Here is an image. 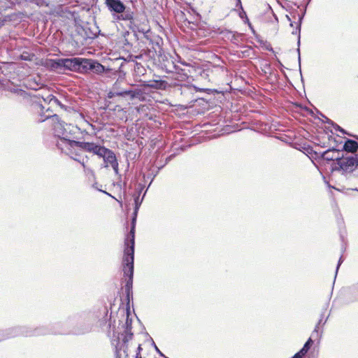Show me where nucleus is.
Masks as SVG:
<instances>
[{"label":"nucleus","mask_w":358,"mask_h":358,"mask_svg":"<svg viewBox=\"0 0 358 358\" xmlns=\"http://www.w3.org/2000/svg\"><path fill=\"white\" fill-rule=\"evenodd\" d=\"M118 325L116 321L109 324L108 336L110 337L111 345L114 348L115 358H130V355L136 352L135 358H141V344L134 342L132 319L130 317L129 310L118 313Z\"/></svg>","instance_id":"obj_1"},{"label":"nucleus","mask_w":358,"mask_h":358,"mask_svg":"<svg viewBox=\"0 0 358 358\" xmlns=\"http://www.w3.org/2000/svg\"><path fill=\"white\" fill-rule=\"evenodd\" d=\"M38 122H47L51 125L55 138H57L56 145L62 152H69V144L75 138V135L78 133L79 128L71 124H66L59 115L54 113L52 115L45 116V113H40Z\"/></svg>","instance_id":"obj_2"},{"label":"nucleus","mask_w":358,"mask_h":358,"mask_svg":"<svg viewBox=\"0 0 358 358\" xmlns=\"http://www.w3.org/2000/svg\"><path fill=\"white\" fill-rule=\"evenodd\" d=\"M137 215L133 213L131 228L129 235L125 241V248L124 250V256L122 260L124 275L127 278L124 286L127 298L129 301L130 297H132V287H133V278H134V233L135 225L136 222Z\"/></svg>","instance_id":"obj_3"},{"label":"nucleus","mask_w":358,"mask_h":358,"mask_svg":"<svg viewBox=\"0 0 358 358\" xmlns=\"http://www.w3.org/2000/svg\"><path fill=\"white\" fill-rule=\"evenodd\" d=\"M59 333V332H58V334ZM49 334H57V332L51 331L45 327H40L35 329L26 327H15L0 330V342L19 336H38Z\"/></svg>","instance_id":"obj_4"},{"label":"nucleus","mask_w":358,"mask_h":358,"mask_svg":"<svg viewBox=\"0 0 358 358\" xmlns=\"http://www.w3.org/2000/svg\"><path fill=\"white\" fill-rule=\"evenodd\" d=\"M69 145H70L68 149L69 152H66L65 153L67 155H77L76 149H79L99 156V155H101L103 148H104V146L96 144L94 143L78 141H75L74 139L71 142V144L69 143Z\"/></svg>","instance_id":"obj_5"},{"label":"nucleus","mask_w":358,"mask_h":358,"mask_svg":"<svg viewBox=\"0 0 358 358\" xmlns=\"http://www.w3.org/2000/svg\"><path fill=\"white\" fill-rule=\"evenodd\" d=\"M358 141V135H352ZM340 152L337 153L336 164L344 171L351 172L355 168H358V155L355 156H340Z\"/></svg>","instance_id":"obj_6"},{"label":"nucleus","mask_w":358,"mask_h":358,"mask_svg":"<svg viewBox=\"0 0 358 358\" xmlns=\"http://www.w3.org/2000/svg\"><path fill=\"white\" fill-rule=\"evenodd\" d=\"M184 22L185 25L189 28V30L194 31L198 37H206L210 34V29L204 22H192L187 19H185Z\"/></svg>","instance_id":"obj_7"},{"label":"nucleus","mask_w":358,"mask_h":358,"mask_svg":"<svg viewBox=\"0 0 358 358\" xmlns=\"http://www.w3.org/2000/svg\"><path fill=\"white\" fill-rule=\"evenodd\" d=\"M86 62L85 59L79 57L62 59V70L79 71L83 70Z\"/></svg>","instance_id":"obj_8"},{"label":"nucleus","mask_w":358,"mask_h":358,"mask_svg":"<svg viewBox=\"0 0 358 358\" xmlns=\"http://www.w3.org/2000/svg\"><path fill=\"white\" fill-rule=\"evenodd\" d=\"M42 102H44L45 103L48 102V104L50 105V106H49L48 108H47L45 109V112H52V109L51 108L53 106H57V105L60 106L62 109H64L63 105H62L61 103L59 102V101L55 96H53L52 94L48 95L46 99H38V101H34L33 104H32L33 108H34L33 109H34V110L39 109L41 111L45 110V106H43Z\"/></svg>","instance_id":"obj_9"},{"label":"nucleus","mask_w":358,"mask_h":358,"mask_svg":"<svg viewBox=\"0 0 358 358\" xmlns=\"http://www.w3.org/2000/svg\"><path fill=\"white\" fill-rule=\"evenodd\" d=\"M99 157L103 158L104 162V167H108L109 165L111 166L117 162L115 153L110 149L105 147L103 148L101 155H99Z\"/></svg>","instance_id":"obj_10"},{"label":"nucleus","mask_w":358,"mask_h":358,"mask_svg":"<svg viewBox=\"0 0 358 358\" xmlns=\"http://www.w3.org/2000/svg\"><path fill=\"white\" fill-rule=\"evenodd\" d=\"M105 3L110 12L121 13L125 10V5L121 0H106Z\"/></svg>","instance_id":"obj_11"},{"label":"nucleus","mask_w":358,"mask_h":358,"mask_svg":"<svg viewBox=\"0 0 358 358\" xmlns=\"http://www.w3.org/2000/svg\"><path fill=\"white\" fill-rule=\"evenodd\" d=\"M136 96L135 92L132 90H122L118 91L116 90L115 87L108 93V99H120L122 98H124L127 96H129L130 98H134Z\"/></svg>","instance_id":"obj_12"},{"label":"nucleus","mask_w":358,"mask_h":358,"mask_svg":"<svg viewBox=\"0 0 358 358\" xmlns=\"http://www.w3.org/2000/svg\"><path fill=\"white\" fill-rule=\"evenodd\" d=\"M168 83L162 80H152L148 81H143L141 86L155 90H165Z\"/></svg>","instance_id":"obj_13"},{"label":"nucleus","mask_w":358,"mask_h":358,"mask_svg":"<svg viewBox=\"0 0 358 358\" xmlns=\"http://www.w3.org/2000/svg\"><path fill=\"white\" fill-rule=\"evenodd\" d=\"M85 62H87L83 66V70H93L94 72L97 73H100L104 71V66L100 63L88 59H85Z\"/></svg>","instance_id":"obj_14"},{"label":"nucleus","mask_w":358,"mask_h":358,"mask_svg":"<svg viewBox=\"0 0 358 358\" xmlns=\"http://www.w3.org/2000/svg\"><path fill=\"white\" fill-rule=\"evenodd\" d=\"M304 15H305V12L301 15H300L299 17V22L297 24L296 28L295 30H294L292 31V34L298 35V41H297L298 48H297V52H298V62H299V67H301V55H300V49H299V45H300V32H301V22H302V20L303 18Z\"/></svg>","instance_id":"obj_15"},{"label":"nucleus","mask_w":358,"mask_h":358,"mask_svg":"<svg viewBox=\"0 0 358 358\" xmlns=\"http://www.w3.org/2000/svg\"><path fill=\"white\" fill-rule=\"evenodd\" d=\"M343 150L351 153L356 152L358 150L357 141L352 139H347L343 145Z\"/></svg>","instance_id":"obj_16"},{"label":"nucleus","mask_w":358,"mask_h":358,"mask_svg":"<svg viewBox=\"0 0 358 358\" xmlns=\"http://www.w3.org/2000/svg\"><path fill=\"white\" fill-rule=\"evenodd\" d=\"M338 152H340V151L337 149H329L322 154V157L327 161H336Z\"/></svg>","instance_id":"obj_17"},{"label":"nucleus","mask_w":358,"mask_h":358,"mask_svg":"<svg viewBox=\"0 0 358 358\" xmlns=\"http://www.w3.org/2000/svg\"><path fill=\"white\" fill-rule=\"evenodd\" d=\"M46 64L52 70H62V59H48Z\"/></svg>","instance_id":"obj_18"},{"label":"nucleus","mask_w":358,"mask_h":358,"mask_svg":"<svg viewBox=\"0 0 358 358\" xmlns=\"http://www.w3.org/2000/svg\"><path fill=\"white\" fill-rule=\"evenodd\" d=\"M120 14V15L117 17V19L120 20L131 21L134 19V13L129 8H127L126 6L125 10Z\"/></svg>","instance_id":"obj_19"},{"label":"nucleus","mask_w":358,"mask_h":358,"mask_svg":"<svg viewBox=\"0 0 358 358\" xmlns=\"http://www.w3.org/2000/svg\"><path fill=\"white\" fill-rule=\"evenodd\" d=\"M348 294L351 296L350 301H358V283L349 287Z\"/></svg>","instance_id":"obj_20"},{"label":"nucleus","mask_w":358,"mask_h":358,"mask_svg":"<svg viewBox=\"0 0 358 358\" xmlns=\"http://www.w3.org/2000/svg\"><path fill=\"white\" fill-rule=\"evenodd\" d=\"M91 313L90 312H83L80 313H78L76 315H74L73 319L76 320H90V317H91Z\"/></svg>","instance_id":"obj_21"},{"label":"nucleus","mask_w":358,"mask_h":358,"mask_svg":"<svg viewBox=\"0 0 358 358\" xmlns=\"http://www.w3.org/2000/svg\"><path fill=\"white\" fill-rule=\"evenodd\" d=\"M185 19L187 18L185 13L180 11V13H178L177 15V20L181 22L180 27L184 29V31H187V29H189V28L185 25L184 20Z\"/></svg>","instance_id":"obj_22"},{"label":"nucleus","mask_w":358,"mask_h":358,"mask_svg":"<svg viewBox=\"0 0 358 358\" xmlns=\"http://www.w3.org/2000/svg\"><path fill=\"white\" fill-rule=\"evenodd\" d=\"M90 331H91V328L89 326H87V327H85L82 329L75 328L73 330V334H74L76 335H83V334L90 332Z\"/></svg>","instance_id":"obj_23"},{"label":"nucleus","mask_w":358,"mask_h":358,"mask_svg":"<svg viewBox=\"0 0 358 358\" xmlns=\"http://www.w3.org/2000/svg\"><path fill=\"white\" fill-rule=\"evenodd\" d=\"M241 129L236 127L234 125H226V129H224L225 132L227 133H231L234 132L236 130H240Z\"/></svg>","instance_id":"obj_24"},{"label":"nucleus","mask_w":358,"mask_h":358,"mask_svg":"<svg viewBox=\"0 0 358 358\" xmlns=\"http://www.w3.org/2000/svg\"><path fill=\"white\" fill-rule=\"evenodd\" d=\"M141 201H138V196L135 198V209H134V214L135 215H137L138 210L139 209V207L141 206Z\"/></svg>","instance_id":"obj_25"},{"label":"nucleus","mask_w":358,"mask_h":358,"mask_svg":"<svg viewBox=\"0 0 358 358\" xmlns=\"http://www.w3.org/2000/svg\"><path fill=\"white\" fill-rule=\"evenodd\" d=\"M135 71L139 74H143V71H145V69L139 64H136L135 67Z\"/></svg>","instance_id":"obj_26"},{"label":"nucleus","mask_w":358,"mask_h":358,"mask_svg":"<svg viewBox=\"0 0 358 358\" xmlns=\"http://www.w3.org/2000/svg\"><path fill=\"white\" fill-rule=\"evenodd\" d=\"M111 167L114 170L115 175L118 176L119 175L118 162H116L115 164L111 165Z\"/></svg>","instance_id":"obj_27"},{"label":"nucleus","mask_w":358,"mask_h":358,"mask_svg":"<svg viewBox=\"0 0 358 358\" xmlns=\"http://www.w3.org/2000/svg\"><path fill=\"white\" fill-rule=\"evenodd\" d=\"M173 157V155H170V156L167 157L166 158V159H165V163H164L163 165H162V166H159V169H161L162 168H163V167H164V166L165 164H167L170 160H171V159H172Z\"/></svg>","instance_id":"obj_28"},{"label":"nucleus","mask_w":358,"mask_h":358,"mask_svg":"<svg viewBox=\"0 0 358 358\" xmlns=\"http://www.w3.org/2000/svg\"><path fill=\"white\" fill-rule=\"evenodd\" d=\"M73 155H69V156H70L72 159H73L74 160L79 162L83 165V166L84 168H85V164L84 159H83V161H80L79 159L75 158V157H73Z\"/></svg>","instance_id":"obj_29"},{"label":"nucleus","mask_w":358,"mask_h":358,"mask_svg":"<svg viewBox=\"0 0 358 358\" xmlns=\"http://www.w3.org/2000/svg\"><path fill=\"white\" fill-rule=\"evenodd\" d=\"M152 345L155 347V350L160 356H164V354L159 350V349L157 348V346L155 345V342L152 341Z\"/></svg>","instance_id":"obj_30"},{"label":"nucleus","mask_w":358,"mask_h":358,"mask_svg":"<svg viewBox=\"0 0 358 358\" xmlns=\"http://www.w3.org/2000/svg\"><path fill=\"white\" fill-rule=\"evenodd\" d=\"M342 262H343V260H342V257H340V259H339V260H338V265H337V266H336V274L337 273L338 270V268H339V267H340L341 264H342Z\"/></svg>","instance_id":"obj_31"},{"label":"nucleus","mask_w":358,"mask_h":358,"mask_svg":"<svg viewBox=\"0 0 358 358\" xmlns=\"http://www.w3.org/2000/svg\"><path fill=\"white\" fill-rule=\"evenodd\" d=\"M336 130L340 131H341V133H343V134H345V131H344V129H342V128H341V127H339L338 125H336Z\"/></svg>","instance_id":"obj_32"},{"label":"nucleus","mask_w":358,"mask_h":358,"mask_svg":"<svg viewBox=\"0 0 358 358\" xmlns=\"http://www.w3.org/2000/svg\"><path fill=\"white\" fill-rule=\"evenodd\" d=\"M146 114V116L150 119V120H152L153 119V114L152 113H145Z\"/></svg>","instance_id":"obj_33"},{"label":"nucleus","mask_w":358,"mask_h":358,"mask_svg":"<svg viewBox=\"0 0 358 358\" xmlns=\"http://www.w3.org/2000/svg\"><path fill=\"white\" fill-rule=\"evenodd\" d=\"M203 101H204L203 99H197L195 100V102H198L199 104H201Z\"/></svg>","instance_id":"obj_34"},{"label":"nucleus","mask_w":358,"mask_h":358,"mask_svg":"<svg viewBox=\"0 0 358 358\" xmlns=\"http://www.w3.org/2000/svg\"><path fill=\"white\" fill-rule=\"evenodd\" d=\"M187 90H189L190 92L193 91L195 90V87H186Z\"/></svg>","instance_id":"obj_35"},{"label":"nucleus","mask_w":358,"mask_h":358,"mask_svg":"<svg viewBox=\"0 0 358 358\" xmlns=\"http://www.w3.org/2000/svg\"><path fill=\"white\" fill-rule=\"evenodd\" d=\"M286 17H287V20L290 22V26L292 27L293 26V22L291 21L290 17L288 15H287Z\"/></svg>","instance_id":"obj_36"},{"label":"nucleus","mask_w":358,"mask_h":358,"mask_svg":"<svg viewBox=\"0 0 358 358\" xmlns=\"http://www.w3.org/2000/svg\"><path fill=\"white\" fill-rule=\"evenodd\" d=\"M240 118H239V114L238 113H236V115L234 116V120H238Z\"/></svg>","instance_id":"obj_37"},{"label":"nucleus","mask_w":358,"mask_h":358,"mask_svg":"<svg viewBox=\"0 0 358 358\" xmlns=\"http://www.w3.org/2000/svg\"><path fill=\"white\" fill-rule=\"evenodd\" d=\"M143 189V187H141V185H138V190H139V192L142 190Z\"/></svg>","instance_id":"obj_38"},{"label":"nucleus","mask_w":358,"mask_h":358,"mask_svg":"<svg viewBox=\"0 0 358 358\" xmlns=\"http://www.w3.org/2000/svg\"><path fill=\"white\" fill-rule=\"evenodd\" d=\"M123 109L121 108L120 107H118V108L117 109V112H121Z\"/></svg>","instance_id":"obj_39"},{"label":"nucleus","mask_w":358,"mask_h":358,"mask_svg":"<svg viewBox=\"0 0 358 358\" xmlns=\"http://www.w3.org/2000/svg\"><path fill=\"white\" fill-rule=\"evenodd\" d=\"M306 112H310V113H312V112H313V110H310V109H306Z\"/></svg>","instance_id":"obj_40"},{"label":"nucleus","mask_w":358,"mask_h":358,"mask_svg":"<svg viewBox=\"0 0 358 358\" xmlns=\"http://www.w3.org/2000/svg\"><path fill=\"white\" fill-rule=\"evenodd\" d=\"M102 192H103L104 194H108V195H109V196H111V195H110V194L107 193L106 192H105V191H102Z\"/></svg>","instance_id":"obj_41"},{"label":"nucleus","mask_w":358,"mask_h":358,"mask_svg":"<svg viewBox=\"0 0 358 358\" xmlns=\"http://www.w3.org/2000/svg\"><path fill=\"white\" fill-rule=\"evenodd\" d=\"M108 311L105 309V311L103 312V314L107 315Z\"/></svg>","instance_id":"obj_42"},{"label":"nucleus","mask_w":358,"mask_h":358,"mask_svg":"<svg viewBox=\"0 0 358 358\" xmlns=\"http://www.w3.org/2000/svg\"><path fill=\"white\" fill-rule=\"evenodd\" d=\"M319 114H320V115H322V117H324V114H323L322 113H319Z\"/></svg>","instance_id":"obj_43"},{"label":"nucleus","mask_w":358,"mask_h":358,"mask_svg":"<svg viewBox=\"0 0 358 358\" xmlns=\"http://www.w3.org/2000/svg\"><path fill=\"white\" fill-rule=\"evenodd\" d=\"M224 120H225L226 118H230V117H227V115H224Z\"/></svg>","instance_id":"obj_44"},{"label":"nucleus","mask_w":358,"mask_h":358,"mask_svg":"<svg viewBox=\"0 0 358 358\" xmlns=\"http://www.w3.org/2000/svg\"><path fill=\"white\" fill-rule=\"evenodd\" d=\"M250 112L253 113V112H256V111H255V110H250Z\"/></svg>","instance_id":"obj_45"},{"label":"nucleus","mask_w":358,"mask_h":358,"mask_svg":"<svg viewBox=\"0 0 358 358\" xmlns=\"http://www.w3.org/2000/svg\"><path fill=\"white\" fill-rule=\"evenodd\" d=\"M155 176H156V174H155V176H153V178H152V181L153 180L154 178H155Z\"/></svg>","instance_id":"obj_46"},{"label":"nucleus","mask_w":358,"mask_h":358,"mask_svg":"<svg viewBox=\"0 0 358 358\" xmlns=\"http://www.w3.org/2000/svg\"><path fill=\"white\" fill-rule=\"evenodd\" d=\"M117 185H120V182H117Z\"/></svg>","instance_id":"obj_47"},{"label":"nucleus","mask_w":358,"mask_h":358,"mask_svg":"<svg viewBox=\"0 0 358 358\" xmlns=\"http://www.w3.org/2000/svg\"><path fill=\"white\" fill-rule=\"evenodd\" d=\"M238 1L239 3H241V0H238Z\"/></svg>","instance_id":"obj_48"}]
</instances>
